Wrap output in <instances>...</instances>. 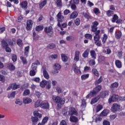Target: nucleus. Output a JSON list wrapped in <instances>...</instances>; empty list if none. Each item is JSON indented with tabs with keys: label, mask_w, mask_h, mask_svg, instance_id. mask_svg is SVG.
<instances>
[{
	"label": "nucleus",
	"mask_w": 125,
	"mask_h": 125,
	"mask_svg": "<svg viewBox=\"0 0 125 125\" xmlns=\"http://www.w3.org/2000/svg\"><path fill=\"white\" fill-rule=\"evenodd\" d=\"M101 89H102L101 85L96 86L92 90L90 91V93L86 96V98L88 99L90 97H94L100 91Z\"/></svg>",
	"instance_id": "1"
},
{
	"label": "nucleus",
	"mask_w": 125,
	"mask_h": 125,
	"mask_svg": "<svg viewBox=\"0 0 125 125\" xmlns=\"http://www.w3.org/2000/svg\"><path fill=\"white\" fill-rule=\"evenodd\" d=\"M34 115L35 117H31V121L33 125H37L38 122H39V118L41 119L42 115V114L39 113L38 111H35L33 112Z\"/></svg>",
	"instance_id": "2"
},
{
	"label": "nucleus",
	"mask_w": 125,
	"mask_h": 125,
	"mask_svg": "<svg viewBox=\"0 0 125 125\" xmlns=\"http://www.w3.org/2000/svg\"><path fill=\"white\" fill-rule=\"evenodd\" d=\"M44 31L45 34H48V37L49 38H52L53 37V35H54V31H53V28H52V26H46Z\"/></svg>",
	"instance_id": "3"
},
{
	"label": "nucleus",
	"mask_w": 125,
	"mask_h": 125,
	"mask_svg": "<svg viewBox=\"0 0 125 125\" xmlns=\"http://www.w3.org/2000/svg\"><path fill=\"white\" fill-rule=\"evenodd\" d=\"M52 99L53 102L60 104V105H64L65 104V99L63 100L62 98L59 96L54 95L52 96Z\"/></svg>",
	"instance_id": "4"
},
{
	"label": "nucleus",
	"mask_w": 125,
	"mask_h": 125,
	"mask_svg": "<svg viewBox=\"0 0 125 125\" xmlns=\"http://www.w3.org/2000/svg\"><path fill=\"white\" fill-rule=\"evenodd\" d=\"M57 20L58 21V27H61V23L64 21V16L62 15L61 12H59L57 15Z\"/></svg>",
	"instance_id": "5"
},
{
	"label": "nucleus",
	"mask_w": 125,
	"mask_h": 125,
	"mask_svg": "<svg viewBox=\"0 0 125 125\" xmlns=\"http://www.w3.org/2000/svg\"><path fill=\"white\" fill-rule=\"evenodd\" d=\"M68 115L69 116H78V111L76 110V108L74 107H69L68 111Z\"/></svg>",
	"instance_id": "6"
},
{
	"label": "nucleus",
	"mask_w": 125,
	"mask_h": 125,
	"mask_svg": "<svg viewBox=\"0 0 125 125\" xmlns=\"http://www.w3.org/2000/svg\"><path fill=\"white\" fill-rule=\"evenodd\" d=\"M53 69L55 70L52 72V74H58V73H59L58 70L61 69V65L58 63H56L53 66Z\"/></svg>",
	"instance_id": "7"
},
{
	"label": "nucleus",
	"mask_w": 125,
	"mask_h": 125,
	"mask_svg": "<svg viewBox=\"0 0 125 125\" xmlns=\"http://www.w3.org/2000/svg\"><path fill=\"white\" fill-rule=\"evenodd\" d=\"M40 108L45 110H48L50 108L49 103L47 102H42L40 104Z\"/></svg>",
	"instance_id": "8"
},
{
	"label": "nucleus",
	"mask_w": 125,
	"mask_h": 125,
	"mask_svg": "<svg viewBox=\"0 0 125 125\" xmlns=\"http://www.w3.org/2000/svg\"><path fill=\"white\" fill-rule=\"evenodd\" d=\"M33 28V21L28 20L26 21V29L27 31H31Z\"/></svg>",
	"instance_id": "9"
},
{
	"label": "nucleus",
	"mask_w": 125,
	"mask_h": 125,
	"mask_svg": "<svg viewBox=\"0 0 125 125\" xmlns=\"http://www.w3.org/2000/svg\"><path fill=\"white\" fill-rule=\"evenodd\" d=\"M119 100V95H113L108 99V103L110 104L112 102H116Z\"/></svg>",
	"instance_id": "10"
},
{
	"label": "nucleus",
	"mask_w": 125,
	"mask_h": 125,
	"mask_svg": "<svg viewBox=\"0 0 125 125\" xmlns=\"http://www.w3.org/2000/svg\"><path fill=\"white\" fill-rule=\"evenodd\" d=\"M99 25V23H98V21H95L92 22V25L91 26V31L93 33H95V32H96L97 31V29H98V27L97 26Z\"/></svg>",
	"instance_id": "11"
},
{
	"label": "nucleus",
	"mask_w": 125,
	"mask_h": 125,
	"mask_svg": "<svg viewBox=\"0 0 125 125\" xmlns=\"http://www.w3.org/2000/svg\"><path fill=\"white\" fill-rule=\"evenodd\" d=\"M120 109H121V105L118 104H112V106L111 107L112 112H118Z\"/></svg>",
	"instance_id": "12"
},
{
	"label": "nucleus",
	"mask_w": 125,
	"mask_h": 125,
	"mask_svg": "<svg viewBox=\"0 0 125 125\" xmlns=\"http://www.w3.org/2000/svg\"><path fill=\"white\" fill-rule=\"evenodd\" d=\"M20 5L22 9L26 10L28 8V2L26 0H23L20 3Z\"/></svg>",
	"instance_id": "13"
},
{
	"label": "nucleus",
	"mask_w": 125,
	"mask_h": 125,
	"mask_svg": "<svg viewBox=\"0 0 125 125\" xmlns=\"http://www.w3.org/2000/svg\"><path fill=\"white\" fill-rule=\"evenodd\" d=\"M110 92L108 90H104L101 92L100 97L101 98H106L107 96H109Z\"/></svg>",
	"instance_id": "14"
},
{
	"label": "nucleus",
	"mask_w": 125,
	"mask_h": 125,
	"mask_svg": "<svg viewBox=\"0 0 125 125\" xmlns=\"http://www.w3.org/2000/svg\"><path fill=\"white\" fill-rule=\"evenodd\" d=\"M72 69L75 74H81L82 72L81 70L78 69V66H77V64L76 63H74L72 66Z\"/></svg>",
	"instance_id": "15"
},
{
	"label": "nucleus",
	"mask_w": 125,
	"mask_h": 125,
	"mask_svg": "<svg viewBox=\"0 0 125 125\" xmlns=\"http://www.w3.org/2000/svg\"><path fill=\"white\" fill-rule=\"evenodd\" d=\"M47 3V0H43L42 1L40 2L39 3V9H42L45 5H46V4Z\"/></svg>",
	"instance_id": "16"
},
{
	"label": "nucleus",
	"mask_w": 125,
	"mask_h": 125,
	"mask_svg": "<svg viewBox=\"0 0 125 125\" xmlns=\"http://www.w3.org/2000/svg\"><path fill=\"white\" fill-rule=\"evenodd\" d=\"M69 121L70 122H71V123H78L79 122V119H78V117L74 115H71L69 118Z\"/></svg>",
	"instance_id": "17"
},
{
	"label": "nucleus",
	"mask_w": 125,
	"mask_h": 125,
	"mask_svg": "<svg viewBox=\"0 0 125 125\" xmlns=\"http://www.w3.org/2000/svg\"><path fill=\"white\" fill-rule=\"evenodd\" d=\"M80 51H76L74 61L78 62L80 60Z\"/></svg>",
	"instance_id": "18"
},
{
	"label": "nucleus",
	"mask_w": 125,
	"mask_h": 125,
	"mask_svg": "<svg viewBox=\"0 0 125 125\" xmlns=\"http://www.w3.org/2000/svg\"><path fill=\"white\" fill-rule=\"evenodd\" d=\"M32 100L30 98L25 97L23 98V102L24 104H30L32 103Z\"/></svg>",
	"instance_id": "19"
},
{
	"label": "nucleus",
	"mask_w": 125,
	"mask_h": 125,
	"mask_svg": "<svg viewBox=\"0 0 125 125\" xmlns=\"http://www.w3.org/2000/svg\"><path fill=\"white\" fill-rule=\"evenodd\" d=\"M47 83H48V81L45 80H42V82H40L41 87H42V88H44V87L46 86V84H47Z\"/></svg>",
	"instance_id": "20"
},
{
	"label": "nucleus",
	"mask_w": 125,
	"mask_h": 125,
	"mask_svg": "<svg viewBox=\"0 0 125 125\" xmlns=\"http://www.w3.org/2000/svg\"><path fill=\"white\" fill-rule=\"evenodd\" d=\"M78 12H77V11H74L71 14L69 18L70 19H75V18H77V17H78Z\"/></svg>",
	"instance_id": "21"
},
{
	"label": "nucleus",
	"mask_w": 125,
	"mask_h": 125,
	"mask_svg": "<svg viewBox=\"0 0 125 125\" xmlns=\"http://www.w3.org/2000/svg\"><path fill=\"white\" fill-rule=\"evenodd\" d=\"M122 32L119 31L118 32H115V37L117 40H120L122 38Z\"/></svg>",
	"instance_id": "22"
},
{
	"label": "nucleus",
	"mask_w": 125,
	"mask_h": 125,
	"mask_svg": "<svg viewBox=\"0 0 125 125\" xmlns=\"http://www.w3.org/2000/svg\"><path fill=\"white\" fill-rule=\"evenodd\" d=\"M100 99V96L98 95L95 98L92 99L91 101V104H95L96 102H98V100Z\"/></svg>",
	"instance_id": "23"
},
{
	"label": "nucleus",
	"mask_w": 125,
	"mask_h": 125,
	"mask_svg": "<svg viewBox=\"0 0 125 125\" xmlns=\"http://www.w3.org/2000/svg\"><path fill=\"white\" fill-rule=\"evenodd\" d=\"M115 65L117 67V68H118L119 69H121L122 67V62L121 61L117 60L115 61Z\"/></svg>",
	"instance_id": "24"
},
{
	"label": "nucleus",
	"mask_w": 125,
	"mask_h": 125,
	"mask_svg": "<svg viewBox=\"0 0 125 125\" xmlns=\"http://www.w3.org/2000/svg\"><path fill=\"white\" fill-rule=\"evenodd\" d=\"M89 54V49H86V50L83 53L82 56L83 58H87Z\"/></svg>",
	"instance_id": "25"
},
{
	"label": "nucleus",
	"mask_w": 125,
	"mask_h": 125,
	"mask_svg": "<svg viewBox=\"0 0 125 125\" xmlns=\"http://www.w3.org/2000/svg\"><path fill=\"white\" fill-rule=\"evenodd\" d=\"M90 53L92 59H94V60H95V59H96V53L95 52V51L94 50H91L90 51Z\"/></svg>",
	"instance_id": "26"
},
{
	"label": "nucleus",
	"mask_w": 125,
	"mask_h": 125,
	"mask_svg": "<svg viewBox=\"0 0 125 125\" xmlns=\"http://www.w3.org/2000/svg\"><path fill=\"white\" fill-rule=\"evenodd\" d=\"M7 67L10 71H14V70H15V66H14L12 63H8L7 65Z\"/></svg>",
	"instance_id": "27"
},
{
	"label": "nucleus",
	"mask_w": 125,
	"mask_h": 125,
	"mask_svg": "<svg viewBox=\"0 0 125 125\" xmlns=\"http://www.w3.org/2000/svg\"><path fill=\"white\" fill-rule=\"evenodd\" d=\"M56 47V45L54 43H50L47 46V48L49 49H53Z\"/></svg>",
	"instance_id": "28"
},
{
	"label": "nucleus",
	"mask_w": 125,
	"mask_h": 125,
	"mask_svg": "<svg viewBox=\"0 0 125 125\" xmlns=\"http://www.w3.org/2000/svg\"><path fill=\"white\" fill-rule=\"evenodd\" d=\"M43 75L46 80H48L49 79V75L48 74V73L47 72L46 70L43 69Z\"/></svg>",
	"instance_id": "29"
},
{
	"label": "nucleus",
	"mask_w": 125,
	"mask_h": 125,
	"mask_svg": "<svg viewBox=\"0 0 125 125\" xmlns=\"http://www.w3.org/2000/svg\"><path fill=\"white\" fill-rule=\"evenodd\" d=\"M1 46L2 47V48H4L6 47V46H8V44L5 40H2L1 42Z\"/></svg>",
	"instance_id": "30"
},
{
	"label": "nucleus",
	"mask_w": 125,
	"mask_h": 125,
	"mask_svg": "<svg viewBox=\"0 0 125 125\" xmlns=\"http://www.w3.org/2000/svg\"><path fill=\"white\" fill-rule=\"evenodd\" d=\"M29 50H30V46H27L24 48V55L28 57V54H29Z\"/></svg>",
	"instance_id": "31"
},
{
	"label": "nucleus",
	"mask_w": 125,
	"mask_h": 125,
	"mask_svg": "<svg viewBox=\"0 0 125 125\" xmlns=\"http://www.w3.org/2000/svg\"><path fill=\"white\" fill-rule=\"evenodd\" d=\"M61 57L63 62H67L68 61V57L66 56L65 54H62Z\"/></svg>",
	"instance_id": "32"
},
{
	"label": "nucleus",
	"mask_w": 125,
	"mask_h": 125,
	"mask_svg": "<svg viewBox=\"0 0 125 125\" xmlns=\"http://www.w3.org/2000/svg\"><path fill=\"white\" fill-rule=\"evenodd\" d=\"M107 39H108V36L107 35V34H104L103 39H102L103 44L106 43V42H107Z\"/></svg>",
	"instance_id": "33"
},
{
	"label": "nucleus",
	"mask_w": 125,
	"mask_h": 125,
	"mask_svg": "<svg viewBox=\"0 0 125 125\" xmlns=\"http://www.w3.org/2000/svg\"><path fill=\"white\" fill-rule=\"evenodd\" d=\"M109 113V110L108 109H104L101 113V116L103 117H106Z\"/></svg>",
	"instance_id": "34"
},
{
	"label": "nucleus",
	"mask_w": 125,
	"mask_h": 125,
	"mask_svg": "<svg viewBox=\"0 0 125 125\" xmlns=\"http://www.w3.org/2000/svg\"><path fill=\"white\" fill-rule=\"evenodd\" d=\"M12 85L13 86V90H15L17 89V88H20V84H17L16 83H12Z\"/></svg>",
	"instance_id": "35"
},
{
	"label": "nucleus",
	"mask_w": 125,
	"mask_h": 125,
	"mask_svg": "<svg viewBox=\"0 0 125 125\" xmlns=\"http://www.w3.org/2000/svg\"><path fill=\"white\" fill-rule=\"evenodd\" d=\"M35 30L36 32H41V31H42V30H43V26L42 25L37 26L35 28Z\"/></svg>",
	"instance_id": "36"
},
{
	"label": "nucleus",
	"mask_w": 125,
	"mask_h": 125,
	"mask_svg": "<svg viewBox=\"0 0 125 125\" xmlns=\"http://www.w3.org/2000/svg\"><path fill=\"white\" fill-rule=\"evenodd\" d=\"M17 44L20 46V47H22L23 46V41L22 40L19 39L17 40Z\"/></svg>",
	"instance_id": "37"
},
{
	"label": "nucleus",
	"mask_w": 125,
	"mask_h": 125,
	"mask_svg": "<svg viewBox=\"0 0 125 125\" xmlns=\"http://www.w3.org/2000/svg\"><path fill=\"white\" fill-rule=\"evenodd\" d=\"M119 86V83L114 82L112 83L110 85V88H117Z\"/></svg>",
	"instance_id": "38"
},
{
	"label": "nucleus",
	"mask_w": 125,
	"mask_h": 125,
	"mask_svg": "<svg viewBox=\"0 0 125 125\" xmlns=\"http://www.w3.org/2000/svg\"><path fill=\"white\" fill-rule=\"evenodd\" d=\"M118 19H119V16H118L117 14H114L111 20V22H112V23H115L116 22V21L118 20Z\"/></svg>",
	"instance_id": "39"
},
{
	"label": "nucleus",
	"mask_w": 125,
	"mask_h": 125,
	"mask_svg": "<svg viewBox=\"0 0 125 125\" xmlns=\"http://www.w3.org/2000/svg\"><path fill=\"white\" fill-rule=\"evenodd\" d=\"M41 104H42V101L40 100H37L35 104V108H39V107H41Z\"/></svg>",
	"instance_id": "40"
},
{
	"label": "nucleus",
	"mask_w": 125,
	"mask_h": 125,
	"mask_svg": "<svg viewBox=\"0 0 125 125\" xmlns=\"http://www.w3.org/2000/svg\"><path fill=\"white\" fill-rule=\"evenodd\" d=\"M16 94V91H13L10 94L8 95V98H14L15 97V95Z\"/></svg>",
	"instance_id": "41"
},
{
	"label": "nucleus",
	"mask_w": 125,
	"mask_h": 125,
	"mask_svg": "<svg viewBox=\"0 0 125 125\" xmlns=\"http://www.w3.org/2000/svg\"><path fill=\"white\" fill-rule=\"evenodd\" d=\"M92 71L93 72V74L96 77H99V72L97 71L96 68H92Z\"/></svg>",
	"instance_id": "42"
},
{
	"label": "nucleus",
	"mask_w": 125,
	"mask_h": 125,
	"mask_svg": "<svg viewBox=\"0 0 125 125\" xmlns=\"http://www.w3.org/2000/svg\"><path fill=\"white\" fill-rule=\"evenodd\" d=\"M102 81H103V78L102 76H101L99 79L96 81L95 82V85H97V84H99V83H102Z\"/></svg>",
	"instance_id": "43"
},
{
	"label": "nucleus",
	"mask_w": 125,
	"mask_h": 125,
	"mask_svg": "<svg viewBox=\"0 0 125 125\" xmlns=\"http://www.w3.org/2000/svg\"><path fill=\"white\" fill-rule=\"evenodd\" d=\"M89 77V74H83L81 76V79L82 81H84V80H86V79H88Z\"/></svg>",
	"instance_id": "44"
},
{
	"label": "nucleus",
	"mask_w": 125,
	"mask_h": 125,
	"mask_svg": "<svg viewBox=\"0 0 125 125\" xmlns=\"http://www.w3.org/2000/svg\"><path fill=\"white\" fill-rule=\"evenodd\" d=\"M84 37L85 39H87V40H92V35L90 34L87 33L84 35Z\"/></svg>",
	"instance_id": "45"
},
{
	"label": "nucleus",
	"mask_w": 125,
	"mask_h": 125,
	"mask_svg": "<svg viewBox=\"0 0 125 125\" xmlns=\"http://www.w3.org/2000/svg\"><path fill=\"white\" fill-rule=\"evenodd\" d=\"M114 14V11L112 10H108L106 11V15L108 17H111Z\"/></svg>",
	"instance_id": "46"
},
{
	"label": "nucleus",
	"mask_w": 125,
	"mask_h": 125,
	"mask_svg": "<svg viewBox=\"0 0 125 125\" xmlns=\"http://www.w3.org/2000/svg\"><path fill=\"white\" fill-rule=\"evenodd\" d=\"M37 65H38V64L36 62L33 63L31 65V68H32V70L37 71V69L38 68Z\"/></svg>",
	"instance_id": "47"
},
{
	"label": "nucleus",
	"mask_w": 125,
	"mask_h": 125,
	"mask_svg": "<svg viewBox=\"0 0 125 125\" xmlns=\"http://www.w3.org/2000/svg\"><path fill=\"white\" fill-rule=\"evenodd\" d=\"M102 109H103V106H102V105L101 104H98L96 108L97 113H98V112H99L100 111H101Z\"/></svg>",
	"instance_id": "48"
},
{
	"label": "nucleus",
	"mask_w": 125,
	"mask_h": 125,
	"mask_svg": "<svg viewBox=\"0 0 125 125\" xmlns=\"http://www.w3.org/2000/svg\"><path fill=\"white\" fill-rule=\"evenodd\" d=\"M29 74L31 77H34V76H36V74H37V70H34L32 69L30 70Z\"/></svg>",
	"instance_id": "49"
},
{
	"label": "nucleus",
	"mask_w": 125,
	"mask_h": 125,
	"mask_svg": "<svg viewBox=\"0 0 125 125\" xmlns=\"http://www.w3.org/2000/svg\"><path fill=\"white\" fill-rule=\"evenodd\" d=\"M30 94V89H25L23 93V96H27V95H29Z\"/></svg>",
	"instance_id": "50"
},
{
	"label": "nucleus",
	"mask_w": 125,
	"mask_h": 125,
	"mask_svg": "<svg viewBox=\"0 0 125 125\" xmlns=\"http://www.w3.org/2000/svg\"><path fill=\"white\" fill-rule=\"evenodd\" d=\"M74 23L76 26H79L80 24H81V20H80L79 18H77L74 21Z\"/></svg>",
	"instance_id": "51"
},
{
	"label": "nucleus",
	"mask_w": 125,
	"mask_h": 125,
	"mask_svg": "<svg viewBox=\"0 0 125 125\" xmlns=\"http://www.w3.org/2000/svg\"><path fill=\"white\" fill-rule=\"evenodd\" d=\"M47 121H48V117H45L42 120V125H45L46 123H47Z\"/></svg>",
	"instance_id": "52"
},
{
	"label": "nucleus",
	"mask_w": 125,
	"mask_h": 125,
	"mask_svg": "<svg viewBox=\"0 0 125 125\" xmlns=\"http://www.w3.org/2000/svg\"><path fill=\"white\" fill-rule=\"evenodd\" d=\"M56 4H57V6L58 7H60L61 6H62V0H57L56 1Z\"/></svg>",
	"instance_id": "53"
},
{
	"label": "nucleus",
	"mask_w": 125,
	"mask_h": 125,
	"mask_svg": "<svg viewBox=\"0 0 125 125\" xmlns=\"http://www.w3.org/2000/svg\"><path fill=\"white\" fill-rule=\"evenodd\" d=\"M49 58H51V59H52L53 60H55V59H57V58H58V55H52L49 56Z\"/></svg>",
	"instance_id": "54"
},
{
	"label": "nucleus",
	"mask_w": 125,
	"mask_h": 125,
	"mask_svg": "<svg viewBox=\"0 0 125 125\" xmlns=\"http://www.w3.org/2000/svg\"><path fill=\"white\" fill-rule=\"evenodd\" d=\"M21 60L22 61L23 64H27L28 62H27V59H25L24 57L21 56L20 57Z\"/></svg>",
	"instance_id": "55"
},
{
	"label": "nucleus",
	"mask_w": 125,
	"mask_h": 125,
	"mask_svg": "<svg viewBox=\"0 0 125 125\" xmlns=\"http://www.w3.org/2000/svg\"><path fill=\"white\" fill-rule=\"evenodd\" d=\"M95 61H94V59L93 60H90L89 62V65L90 66H94L95 65Z\"/></svg>",
	"instance_id": "56"
},
{
	"label": "nucleus",
	"mask_w": 125,
	"mask_h": 125,
	"mask_svg": "<svg viewBox=\"0 0 125 125\" xmlns=\"http://www.w3.org/2000/svg\"><path fill=\"white\" fill-rule=\"evenodd\" d=\"M0 82L4 83L5 82V77L1 74H0Z\"/></svg>",
	"instance_id": "57"
},
{
	"label": "nucleus",
	"mask_w": 125,
	"mask_h": 125,
	"mask_svg": "<svg viewBox=\"0 0 125 125\" xmlns=\"http://www.w3.org/2000/svg\"><path fill=\"white\" fill-rule=\"evenodd\" d=\"M94 12L95 14H96V15H98V14H100V11L99 10V9L98 8H95L94 9Z\"/></svg>",
	"instance_id": "58"
},
{
	"label": "nucleus",
	"mask_w": 125,
	"mask_h": 125,
	"mask_svg": "<svg viewBox=\"0 0 125 125\" xmlns=\"http://www.w3.org/2000/svg\"><path fill=\"white\" fill-rule=\"evenodd\" d=\"M51 88V81H48V84L46 85V89H50Z\"/></svg>",
	"instance_id": "59"
},
{
	"label": "nucleus",
	"mask_w": 125,
	"mask_h": 125,
	"mask_svg": "<svg viewBox=\"0 0 125 125\" xmlns=\"http://www.w3.org/2000/svg\"><path fill=\"white\" fill-rule=\"evenodd\" d=\"M12 60L13 62H16L17 61V56L15 54L13 55L12 56Z\"/></svg>",
	"instance_id": "60"
},
{
	"label": "nucleus",
	"mask_w": 125,
	"mask_h": 125,
	"mask_svg": "<svg viewBox=\"0 0 125 125\" xmlns=\"http://www.w3.org/2000/svg\"><path fill=\"white\" fill-rule=\"evenodd\" d=\"M100 40V35H95L94 37V41L95 42H97Z\"/></svg>",
	"instance_id": "61"
},
{
	"label": "nucleus",
	"mask_w": 125,
	"mask_h": 125,
	"mask_svg": "<svg viewBox=\"0 0 125 125\" xmlns=\"http://www.w3.org/2000/svg\"><path fill=\"white\" fill-rule=\"evenodd\" d=\"M74 39H75V37L71 36H69L66 37V41H73L74 40Z\"/></svg>",
	"instance_id": "62"
},
{
	"label": "nucleus",
	"mask_w": 125,
	"mask_h": 125,
	"mask_svg": "<svg viewBox=\"0 0 125 125\" xmlns=\"http://www.w3.org/2000/svg\"><path fill=\"white\" fill-rule=\"evenodd\" d=\"M95 43L96 45H97L98 46H102V44L101 43V41H98L95 42Z\"/></svg>",
	"instance_id": "63"
},
{
	"label": "nucleus",
	"mask_w": 125,
	"mask_h": 125,
	"mask_svg": "<svg viewBox=\"0 0 125 125\" xmlns=\"http://www.w3.org/2000/svg\"><path fill=\"white\" fill-rule=\"evenodd\" d=\"M103 125H110V122L104 120L103 122Z\"/></svg>",
	"instance_id": "64"
}]
</instances>
